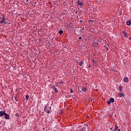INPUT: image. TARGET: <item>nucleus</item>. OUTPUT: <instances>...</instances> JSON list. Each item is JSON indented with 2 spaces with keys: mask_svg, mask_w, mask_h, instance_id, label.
Masks as SVG:
<instances>
[{
  "mask_svg": "<svg viewBox=\"0 0 131 131\" xmlns=\"http://www.w3.org/2000/svg\"><path fill=\"white\" fill-rule=\"evenodd\" d=\"M6 20V17H5V15H3V16L2 18V20L0 21V24H3Z\"/></svg>",
  "mask_w": 131,
  "mask_h": 131,
  "instance_id": "obj_1",
  "label": "nucleus"
},
{
  "mask_svg": "<svg viewBox=\"0 0 131 131\" xmlns=\"http://www.w3.org/2000/svg\"><path fill=\"white\" fill-rule=\"evenodd\" d=\"M77 4H78V5H79V6H80L81 8H82V6H83V3L80 2V1L79 0H78Z\"/></svg>",
  "mask_w": 131,
  "mask_h": 131,
  "instance_id": "obj_2",
  "label": "nucleus"
},
{
  "mask_svg": "<svg viewBox=\"0 0 131 131\" xmlns=\"http://www.w3.org/2000/svg\"><path fill=\"white\" fill-rule=\"evenodd\" d=\"M6 113L5 111H0V116H4V115H6Z\"/></svg>",
  "mask_w": 131,
  "mask_h": 131,
  "instance_id": "obj_3",
  "label": "nucleus"
},
{
  "mask_svg": "<svg viewBox=\"0 0 131 131\" xmlns=\"http://www.w3.org/2000/svg\"><path fill=\"white\" fill-rule=\"evenodd\" d=\"M119 96L120 98H123V97H124V94H123V93H122V92H120L119 93Z\"/></svg>",
  "mask_w": 131,
  "mask_h": 131,
  "instance_id": "obj_4",
  "label": "nucleus"
},
{
  "mask_svg": "<svg viewBox=\"0 0 131 131\" xmlns=\"http://www.w3.org/2000/svg\"><path fill=\"white\" fill-rule=\"evenodd\" d=\"M5 119L9 120L10 119V115H8L7 113L5 115Z\"/></svg>",
  "mask_w": 131,
  "mask_h": 131,
  "instance_id": "obj_5",
  "label": "nucleus"
},
{
  "mask_svg": "<svg viewBox=\"0 0 131 131\" xmlns=\"http://www.w3.org/2000/svg\"><path fill=\"white\" fill-rule=\"evenodd\" d=\"M57 86H57V85H54V86H53V90H54L55 93H58V90H57Z\"/></svg>",
  "mask_w": 131,
  "mask_h": 131,
  "instance_id": "obj_6",
  "label": "nucleus"
},
{
  "mask_svg": "<svg viewBox=\"0 0 131 131\" xmlns=\"http://www.w3.org/2000/svg\"><path fill=\"white\" fill-rule=\"evenodd\" d=\"M89 23L91 24V25H94V24H95V21L91 20L89 21Z\"/></svg>",
  "mask_w": 131,
  "mask_h": 131,
  "instance_id": "obj_7",
  "label": "nucleus"
},
{
  "mask_svg": "<svg viewBox=\"0 0 131 131\" xmlns=\"http://www.w3.org/2000/svg\"><path fill=\"white\" fill-rule=\"evenodd\" d=\"M123 81L124 82H127V81H128V77H125L124 79H123Z\"/></svg>",
  "mask_w": 131,
  "mask_h": 131,
  "instance_id": "obj_8",
  "label": "nucleus"
},
{
  "mask_svg": "<svg viewBox=\"0 0 131 131\" xmlns=\"http://www.w3.org/2000/svg\"><path fill=\"white\" fill-rule=\"evenodd\" d=\"M126 24H127V26H130V25H131V19L129 20V21H127L126 22Z\"/></svg>",
  "mask_w": 131,
  "mask_h": 131,
  "instance_id": "obj_9",
  "label": "nucleus"
},
{
  "mask_svg": "<svg viewBox=\"0 0 131 131\" xmlns=\"http://www.w3.org/2000/svg\"><path fill=\"white\" fill-rule=\"evenodd\" d=\"M46 110H47V107H45V112H46V113H48L49 114H50V113H51V111H46Z\"/></svg>",
  "mask_w": 131,
  "mask_h": 131,
  "instance_id": "obj_10",
  "label": "nucleus"
},
{
  "mask_svg": "<svg viewBox=\"0 0 131 131\" xmlns=\"http://www.w3.org/2000/svg\"><path fill=\"white\" fill-rule=\"evenodd\" d=\"M78 64H79L80 66H82V64H83V61H80L78 62Z\"/></svg>",
  "mask_w": 131,
  "mask_h": 131,
  "instance_id": "obj_11",
  "label": "nucleus"
},
{
  "mask_svg": "<svg viewBox=\"0 0 131 131\" xmlns=\"http://www.w3.org/2000/svg\"><path fill=\"white\" fill-rule=\"evenodd\" d=\"M123 35H124V37H127V34H126V32L123 31Z\"/></svg>",
  "mask_w": 131,
  "mask_h": 131,
  "instance_id": "obj_12",
  "label": "nucleus"
},
{
  "mask_svg": "<svg viewBox=\"0 0 131 131\" xmlns=\"http://www.w3.org/2000/svg\"><path fill=\"white\" fill-rule=\"evenodd\" d=\"M87 90L88 89H86V88L85 87L82 88V91H83V92H86Z\"/></svg>",
  "mask_w": 131,
  "mask_h": 131,
  "instance_id": "obj_13",
  "label": "nucleus"
},
{
  "mask_svg": "<svg viewBox=\"0 0 131 131\" xmlns=\"http://www.w3.org/2000/svg\"><path fill=\"white\" fill-rule=\"evenodd\" d=\"M110 101L111 103H114V98H111L110 99Z\"/></svg>",
  "mask_w": 131,
  "mask_h": 131,
  "instance_id": "obj_14",
  "label": "nucleus"
},
{
  "mask_svg": "<svg viewBox=\"0 0 131 131\" xmlns=\"http://www.w3.org/2000/svg\"><path fill=\"white\" fill-rule=\"evenodd\" d=\"M93 62L94 65H96V64H97V63H98V61L95 60L94 59L93 60Z\"/></svg>",
  "mask_w": 131,
  "mask_h": 131,
  "instance_id": "obj_15",
  "label": "nucleus"
},
{
  "mask_svg": "<svg viewBox=\"0 0 131 131\" xmlns=\"http://www.w3.org/2000/svg\"><path fill=\"white\" fill-rule=\"evenodd\" d=\"M119 90L120 92H122V86L121 85L119 86Z\"/></svg>",
  "mask_w": 131,
  "mask_h": 131,
  "instance_id": "obj_16",
  "label": "nucleus"
},
{
  "mask_svg": "<svg viewBox=\"0 0 131 131\" xmlns=\"http://www.w3.org/2000/svg\"><path fill=\"white\" fill-rule=\"evenodd\" d=\"M63 30H60L59 31V34H63Z\"/></svg>",
  "mask_w": 131,
  "mask_h": 131,
  "instance_id": "obj_17",
  "label": "nucleus"
},
{
  "mask_svg": "<svg viewBox=\"0 0 131 131\" xmlns=\"http://www.w3.org/2000/svg\"><path fill=\"white\" fill-rule=\"evenodd\" d=\"M28 99H29V96L26 95V100H28Z\"/></svg>",
  "mask_w": 131,
  "mask_h": 131,
  "instance_id": "obj_18",
  "label": "nucleus"
},
{
  "mask_svg": "<svg viewBox=\"0 0 131 131\" xmlns=\"http://www.w3.org/2000/svg\"><path fill=\"white\" fill-rule=\"evenodd\" d=\"M107 103L108 104V105H110V104H111V101H110V100L107 101Z\"/></svg>",
  "mask_w": 131,
  "mask_h": 131,
  "instance_id": "obj_19",
  "label": "nucleus"
},
{
  "mask_svg": "<svg viewBox=\"0 0 131 131\" xmlns=\"http://www.w3.org/2000/svg\"><path fill=\"white\" fill-rule=\"evenodd\" d=\"M126 102L127 103H128H128H129V100L127 99V100H126Z\"/></svg>",
  "mask_w": 131,
  "mask_h": 131,
  "instance_id": "obj_20",
  "label": "nucleus"
},
{
  "mask_svg": "<svg viewBox=\"0 0 131 131\" xmlns=\"http://www.w3.org/2000/svg\"><path fill=\"white\" fill-rule=\"evenodd\" d=\"M70 91L71 93H73V89H71Z\"/></svg>",
  "mask_w": 131,
  "mask_h": 131,
  "instance_id": "obj_21",
  "label": "nucleus"
},
{
  "mask_svg": "<svg viewBox=\"0 0 131 131\" xmlns=\"http://www.w3.org/2000/svg\"><path fill=\"white\" fill-rule=\"evenodd\" d=\"M95 46H98V43L95 42Z\"/></svg>",
  "mask_w": 131,
  "mask_h": 131,
  "instance_id": "obj_22",
  "label": "nucleus"
},
{
  "mask_svg": "<svg viewBox=\"0 0 131 131\" xmlns=\"http://www.w3.org/2000/svg\"><path fill=\"white\" fill-rule=\"evenodd\" d=\"M107 51H109V49H108V47H106Z\"/></svg>",
  "mask_w": 131,
  "mask_h": 131,
  "instance_id": "obj_23",
  "label": "nucleus"
},
{
  "mask_svg": "<svg viewBox=\"0 0 131 131\" xmlns=\"http://www.w3.org/2000/svg\"><path fill=\"white\" fill-rule=\"evenodd\" d=\"M79 39H81V37H79Z\"/></svg>",
  "mask_w": 131,
  "mask_h": 131,
  "instance_id": "obj_24",
  "label": "nucleus"
},
{
  "mask_svg": "<svg viewBox=\"0 0 131 131\" xmlns=\"http://www.w3.org/2000/svg\"><path fill=\"white\" fill-rule=\"evenodd\" d=\"M82 31L84 30V28H83L82 29Z\"/></svg>",
  "mask_w": 131,
  "mask_h": 131,
  "instance_id": "obj_25",
  "label": "nucleus"
},
{
  "mask_svg": "<svg viewBox=\"0 0 131 131\" xmlns=\"http://www.w3.org/2000/svg\"><path fill=\"white\" fill-rule=\"evenodd\" d=\"M104 48H107V46L105 45V46H104Z\"/></svg>",
  "mask_w": 131,
  "mask_h": 131,
  "instance_id": "obj_26",
  "label": "nucleus"
},
{
  "mask_svg": "<svg viewBox=\"0 0 131 131\" xmlns=\"http://www.w3.org/2000/svg\"><path fill=\"white\" fill-rule=\"evenodd\" d=\"M26 3H27V2H28V0H26Z\"/></svg>",
  "mask_w": 131,
  "mask_h": 131,
  "instance_id": "obj_27",
  "label": "nucleus"
},
{
  "mask_svg": "<svg viewBox=\"0 0 131 131\" xmlns=\"http://www.w3.org/2000/svg\"><path fill=\"white\" fill-rule=\"evenodd\" d=\"M18 114H16V116H18Z\"/></svg>",
  "mask_w": 131,
  "mask_h": 131,
  "instance_id": "obj_28",
  "label": "nucleus"
},
{
  "mask_svg": "<svg viewBox=\"0 0 131 131\" xmlns=\"http://www.w3.org/2000/svg\"><path fill=\"white\" fill-rule=\"evenodd\" d=\"M8 23H5V24H8Z\"/></svg>",
  "mask_w": 131,
  "mask_h": 131,
  "instance_id": "obj_29",
  "label": "nucleus"
},
{
  "mask_svg": "<svg viewBox=\"0 0 131 131\" xmlns=\"http://www.w3.org/2000/svg\"><path fill=\"white\" fill-rule=\"evenodd\" d=\"M8 24H11V23H9Z\"/></svg>",
  "mask_w": 131,
  "mask_h": 131,
  "instance_id": "obj_30",
  "label": "nucleus"
},
{
  "mask_svg": "<svg viewBox=\"0 0 131 131\" xmlns=\"http://www.w3.org/2000/svg\"><path fill=\"white\" fill-rule=\"evenodd\" d=\"M80 22H82V20H80Z\"/></svg>",
  "mask_w": 131,
  "mask_h": 131,
  "instance_id": "obj_31",
  "label": "nucleus"
},
{
  "mask_svg": "<svg viewBox=\"0 0 131 131\" xmlns=\"http://www.w3.org/2000/svg\"><path fill=\"white\" fill-rule=\"evenodd\" d=\"M80 32H81V30H80Z\"/></svg>",
  "mask_w": 131,
  "mask_h": 131,
  "instance_id": "obj_32",
  "label": "nucleus"
},
{
  "mask_svg": "<svg viewBox=\"0 0 131 131\" xmlns=\"http://www.w3.org/2000/svg\"><path fill=\"white\" fill-rule=\"evenodd\" d=\"M76 13H77V11H76Z\"/></svg>",
  "mask_w": 131,
  "mask_h": 131,
  "instance_id": "obj_33",
  "label": "nucleus"
}]
</instances>
